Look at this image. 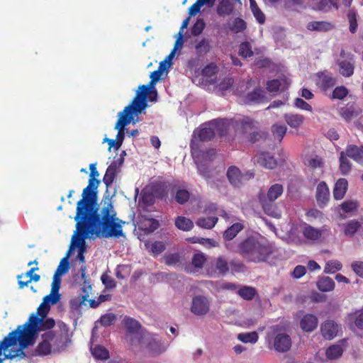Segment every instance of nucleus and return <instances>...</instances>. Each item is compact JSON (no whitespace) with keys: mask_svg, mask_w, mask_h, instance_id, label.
<instances>
[{"mask_svg":"<svg viewBox=\"0 0 363 363\" xmlns=\"http://www.w3.org/2000/svg\"><path fill=\"white\" fill-rule=\"evenodd\" d=\"M209 125L213 128L220 136L225 135L228 129L229 123L227 119H216L209 123Z\"/></svg>","mask_w":363,"mask_h":363,"instance_id":"nucleus-29","label":"nucleus"},{"mask_svg":"<svg viewBox=\"0 0 363 363\" xmlns=\"http://www.w3.org/2000/svg\"><path fill=\"white\" fill-rule=\"evenodd\" d=\"M190 147L191 155L197 166L199 173L205 179H210L211 177V171L207 164H206V162H203L201 160H199V154L198 152V143L196 140L194 139L191 140Z\"/></svg>","mask_w":363,"mask_h":363,"instance_id":"nucleus-11","label":"nucleus"},{"mask_svg":"<svg viewBox=\"0 0 363 363\" xmlns=\"http://www.w3.org/2000/svg\"><path fill=\"white\" fill-rule=\"evenodd\" d=\"M238 128L241 129L243 134L247 133L248 131H251L254 128V121L248 117L242 118L240 121L237 122Z\"/></svg>","mask_w":363,"mask_h":363,"instance_id":"nucleus-49","label":"nucleus"},{"mask_svg":"<svg viewBox=\"0 0 363 363\" xmlns=\"http://www.w3.org/2000/svg\"><path fill=\"white\" fill-rule=\"evenodd\" d=\"M217 222V217H201L196 220V223L202 228L212 229Z\"/></svg>","mask_w":363,"mask_h":363,"instance_id":"nucleus-41","label":"nucleus"},{"mask_svg":"<svg viewBox=\"0 0 363 363\" xmlns=\"http://www.w3.org/2000/svg\"><path fill=\"white\" fill-rule=\"evenodd\" d=\"M345 154L357 162L363 160V146L358 147L355 145H348L346 147Z\"/></svg>","mask_w":363,"mask_h":363,"instance_id":"nucleus-26","label":"nucleus"},{"mask_svg":"<svg viewBox=\"0 0 363 363\" xmlns=\"http://www.w3.org/2000/svg\"><path fill=\"white\" fill-rule=\"evenodd\" d=\"M195 50L198 57H203L211 50V45L208 39L202 38L195 45Z\"/></svg>","mask_w":363,"mask_h":363,"instance_id":"nucleus-36","label":"nucleus"},{"mask_svg":"<svg viewBox=\"0 0 363 363\" xmlns=\"http://www.w3.org/2000/svg\"><path fill=\"white\" fill-rule=\"evenodd\" d=\"M165 244L162 241H155L150 245V250L154 256H157L164 251Z\"/></svg>","mask_w":363,"mask_h":363,"instance_id":"nucleus-59","label":"nucleus"},{"mask_svg":"<svg viewBox=\"0 0 363 363\" xmlns=\"http://www.w3.org/2000/svg\"><path fill=\"white\" fill-rule=\"evenodd\" d=\"M277 330L278 326L274 327L272 334L268 335V347L278 352H286L291 349V339L285 333H277Z\"/></svg>","mask_w":363,"mask_h":363,"instance_id":"nucleus-8","label":"nucleus"},{"mask_svg":"<svg viewBox=\"0 0 363 363\" xmlns=\"http://www.w3.org/2000/svg\"><path fill=\"white\" fill-rule=\"evenodd\" d=\"M340 114L342 118L349 122L352 118L357 116L360 111L354 104H347L346 106L340 108Z\"/></svg>","mask_w":363,"mask_h":363,"instance_id":"nucleus-25","label":"nucleus"},{"mask_svg":"<svg viewBox=\"0 0 363 363\" xmlns=\"http://www.w3.org/2000/svg\"><path fill=\"white\" fill-rule=\"evenodd\" d=\"M333 25L328 21H312L310 22L307 28L309 30L327 32L333 28Z\"/></svg>","mask_w":363,"mask_h":363,"instance_id":"nucleus-31","label":"nucleus"},{"mask_svg":"<svg viewBox=\"0 0 363 363\" xmlns=\"http://www.w3.org/2000/svg\"><path fill=\"white\" fill-rule=\"evenodd\" d=\"M92 231L98 238H120L123 236L122 221L111 202L105 203L99 212L97 201L81 206Z\"/></svg>","mask_w":363,"mask_h":363,"instance_id":"nucleus-1","label":"nucleus"},{"mask_svg":"<svg viewBox=\"0 0 363 363\" xmlns=\"http://www.w3.org/2000/svg\"><path fill=\"white\" fill-rule=\"evenodd\" d=\"M215 136V131L213 128L209 124L208 126L206 125H201L199 130H194L192 140H196L197 143L199 144V142H206L213 139Z\"/></svg>","mask_w":363,"mask_h":363,"instance_id":"nucleus-14","label":"nucleus"},{"mask_svg":"<svg viewBox=\"0 0 363 363\" xmlns=\"http://www.w3.org/2000/svg\"><path fill=\"white\" fill-rule=\"evenodd\" d=\"M259 338L257 332H251L246 333H240L238 335V339L244 343H255L257 342Z\"/></svg>","mask_w":363,"mask_h":363,"instance_id":"nucleus-50","label":"nucleus"},{"mask_svg":"<svg viewBox=\"0 0 363 363\" xmlns=\"http://www.w3.org/2000/svg\"><path fill=\"white\" fill-rule=\"evenodd\" d=\"M238 54L243 58L251 57L254 55L252 45L248 41L242 42L239 45Z\"/></svg>","mask_w":363,"mask_h":363,"instance_id":"nucleus-46","label":"nucleus"},{"mask_svg":"<svg viewBox=\"0 0 363 363\" xmlns=\"http://www.w3.org/2000/svg\"><path fill=\"white\" fill-rule=\"evenodd\" d=\"M267 98L261 87H257L244 97V102L247 104H262L267 102Z\"/></svg>","mask_w":363,"mask_h":363,"instance_id":"nucleus-17","label":"nucleus"},{"mask_svg":"<svg viewBox=\"0 0 363 363\" xmlns=\"http://www.w3.org/2000/svg\"><path fill=\"white\" fill-rule=\"evenodd\" d=\"M187 240L191 243H200L202 245H208L212 247H215L216 245V242L210 238H199L197 237H192L188 238Z\"/></svg>","mask_w":363,"mask_h":363,"instance_id":"nucleus-60","label":"nucleus"},{"mask_svg":"<svg viewBox=\"0 0 363 363\" xmlns=\"http://www.w3.org/2000/svg\"><path fill=\"white\" fill-rule=\"evenodd\" d=\"M352 169V163L344 151L340 153V171L342 175H347Z\"/></svg>","mask_w":363,"mask_h":363,"instance_id":"nucleus-38","label":"nucleus"},{"mask_svg":"<svg viewBox=\"0 0 363 363\" xmlns=\"http://www.w3.org/2000/svg\"><path fill=\"white\" fill-rule=\"evenodd\" d=\"M42 322V318L32 313L28 320L23 325H18L16 330L10 332L8 335L11 337L16 341L17 339L15 337L16 333L21 335V344L24 347H28L32 345L35 342V337L38 332H39V328L40 323Z\"/></svg>","mask_w":363,"mask_h":363,"instance_id":"nucleus-4","label":"nucleus"},{"mask_svg":"<svg viewBox=\"0 0 363 363\" xmlns=\"http://www.w3.org/2000/svg\"><path fill=\"white\" fill-rule=\"evenodd\" d=\"M340 57L346 59L337 62L340 73L345 77H350L354 74V57L351 53H346L345 50L340 52Z\"/></svg>","mask_w":363,"mask_h":363,"instance_id":"nucleus-10","label":"nucleus"},{"mask_svg":"<svg viewBox=\"0 0 363 363\" xmlns=\"http://www.w3.org/2000/svg\"><path fill=\"white\" fill-rule=\"evenodd\" d=\"M343 349L340 345H333L330 346L325 352V355L329 359H335L342 356Z\"/></svg>","mask_w":363,"mask_h":363,"instance_id":"nucleus-42","label":"nucleus"},{"mask_svg":"<svg viewBox=\"0 0 363 363\" xmlns=\"http://www.w3.org/2000/svg\"><path fill=\"white\" fill-rule=\"evenodd\" d=\"M217 72V67L213 63L207 65L202 70L201 74L204 77H213Z\"/></svg>","mask_w":363,"mask_h":363,"instance_id":"nucleus-64","label":"nucleus"},{"mask_svg":"<svg viewBox=\"0 0 363 363\" xmlns=\"http://www.w3.org/2000/svg\"><path fill=\"white\" fill-rule=\"evenodd\" d=\"M342 264L337 260H331L326 263L324 272L326 274H334L342 269Z\"/></svg>","mask_w":363,"mask_h":363,"instance_id":"nucleus-52","label":"nucleus"},{"mask_svg":"<svg viewBox=\"0 0 363 363\" xmlns=\"http://www.w3.org/2000/svg\"><path fill=\"white\" fill-rule=\"evenodd\" d=\"M198 152L199 154V160L203 162H212L216 156V152L214 149H208L206 151L200 150V144L198 143Z\"/></svg>","mask_w":363,"mask_h":363,"instance_id":"nucleus-47","label":"nucleus"},{"mask_svg":"<svg viewBox=\"0 0 363 363\" xmlns=\"http://www.w3.org/2000/svg\"><path fill=\"white\" fill-rule=\"evenodd\" d=\"M52 350L51 344L47 341L40 342L33 351V356H46L50 354Z\"/></svg>","mask_w":363,"mask_h":363,"instance_id":"nucleus-40","label":"nucleus"},{"mask_svg":"<svg viewBox=\"0 0 363 363\" xmlns=\"http://www.w3.org/2000/svg\"><path fill=\"white\" fill-rule=\"evenodd\" d=\"M206 260V258L203 253H196L192 257L191 263L196 268H202Z\"/></svg>","mask_w":363,"mask_h":363,"instance_id":"nucleus-57","label":"nucleus"},{"mask_svg":"<svg viewBox=\"0 0 363 363\" xmlns=\"http://www.w3.org/2000/svg\"><path fill=\"white\" fill-rule=\"evenodd\" d=\"M91 351L95 359L106 360L109 358V352L104 346L96 345L91 348Z\"/></svg>","mask_w":363,"mask_h":363,"instance_id":"nucleus-43","label":"nucleus"},{"mask_svg":"<svg viewBox=\"0 0 363 363\" xmlns=\"http://www.w3.org/2000/svg\"><path fill=\"white\" fill-rule=\"evenodd\" d=\"M362 223L357 220H350L342 224V230L346 236L352 237L361 228Z\"/></svg>","mask_w":363,"mask_h":363,"instance_id":"nucleus-28","label":"nucleus"},{"mask_svg":"<svg viewBox=\"0 0 363 363\" xmlns=\"http://www.w3.org/2000/svg\"><path fill=\"white\" fill-rule=\"evenodd\" d=\"M339 325L333 320H327L320 325V333L325 340H331L337 336Z\"/></svg>","mask_w":363,"mask_h":363,"instance_id":"nucleus-15","label":"nucleus"},{"mask_svg":"<svg viewBox=\"0 0 363 363\" xmlns=\"http://www.w3.org/2000/svg\"><path fill=\"white\" fill-rule=\"evenodd\" d=\"M246 28V22L240 18H235L231 23H229V28L234 33H242Z\"/></svg>","mask_w":363,"mask_h":363,"instance_id":"nucleus-44","label":"nucleus"},{"mask_svg":"<svg viewBox=\"0 0 363 363\" xmlns=\"http://www.w3.org/2000/svg\"><path fill=\"white\" fill-rule=\"evenodd\" d=\"M349 319L353 320L358 328L363 329V311H356L354 313H350Z\"/></svg>","mask_w":363,"mask_h":363,"instance_id":"nucleus-56","label":"nucleus"},{"mask_svg":"<svg viewBox=\"0 0 363 363\" xmlns=\"http://www.w3.org/2000/svg\"><path fill=\"white\" fill-rule=\"evenodd\" d=\"M23 278V274H19L17 276L18 284L19 289H23L25 286H27L29 283L32 281L35 282L38 281L40 279V276L38 274H34L30 279H28L26 281H23L22 279Z\"/></svg>","mask_w":363,"mask_h":363,"instance_id":"nucleus-58","label":"nucleus"},{"mask_svg":"<svg viewBox=\"0 0 363 363\" xmlns=\"http://www.w3.org/2000/svg\"><path fill=\"white\" fill-rule=\"evenodd\" d=\"M284 188L280 184L272 185L267 194L261 193L258 198L261 206L268 216L274 218H279L280 213L274 202L283 194Z\"/></svg>","mask_w":363,"mask_h":363,"instance_id":"nucleus-6","label":"nucleus"},{"mask_svg":"<svg viewBox=\"0 0 363 363\" xmlns=\"http://www.w3.org/2000/svg\"><path fill=\"white\" fill-rule=\"evenodd\" d=\"M239 252L247 261L259 262L265 261L272 250L267 242L250 237L240 243Z\"/></svg>","mask_w":363,"mask_h":363,"instance_id":"nucleus-3","label":"nucleus"},{"mask_svg":"<svg viewBox=\"0 0 363 363\" xmlns=\"http://www.w3.org/2000/svg\"><path fill=\"white\" fill-rule=\"evenodd\" d=\"M340 206L344 213H350L357 209L358 203L356 201L347 200L342 202Z\"/></svg>","mask_w":363,"mask_h":363,"instance_id":"nucleus-53","label":"nucleus"},{"mask_svg":"<svg viewBox=\"0 0 363 363\" xmlns=\"http://www.w3.org/2000/svg\"><path fill=\"white\" fill-rule=\"evenodd\" d=\"M76 234L72 238V245L78 248L86 247L85 240L95 235L82 211L81 206H77L76 215Z\"/></svg>","mask_w":363,"mask_h":363,"instance_id":"nucleus-5","label":"nucleus"},{"mask_svg":"<svg viewBox=\"0 0 363 363\" xmlns=\"http://www.w3.org/2000/svg\"><path fill=\"white\" fill-rule=\"evenodd\" d=\"M116 320V316L113 313H106L100 318V323L101 325L107 327L112 325Z\"/></svg>","mask_w":363,"mask_h":363,"instance_id":"nucleus-61","label":"nucleus"},{"mask_svg":"<svg viewBox=\"0 0 363 363\" xmlns=\"http://www.w3.org/2000/svg\"><path fill=\"white\" fill-rule=\"evenodd\" d=\"M347 19L350 23V31L352 33H355L357 32L358 26L357 20V12L353 9L349 10L347 13Z\"/></svg>","mask_w":363,"mask_h":363,"instance_id":"nucleus-51","label":"nucleus"},{"mask_svg":"<svg viewBox=\"0 0 363 363\" xmlns=\"http://www.w3.org/2000/svg\"><path fill=\"white\" fill-rule=\"evenodd\" d=\"M190 194L186 189H179L176 192L175 200L179 204H184L189 199Z\"/></svg>","mask_w":363,"mask_h":363,"instance_id":"nucleus-55","label":"nucleus"},{"mask_svg":"<svg viewBox=\"0 0 363 363\" xmlns=\"http://www.w3.org/2000/svg\"><path fill=\"white\" fill-rule=\"evenodd\" d=\"M303 237L311 241L318 240L323 234V230L313 227L312 225L304 223L302 229Z\"/></svg>","mask_w":363,"mask_h":363,"instance_id":"nucleus-20","label":"nucleus"},{"mask_svg":"<svg viewBox=\"0 0 363 363\" xmlns=\"http://www.w3.org/2000/svg\"><path fill=\"white\" fill-rule=\"evenodd\" d=\"M315 197L320 206H325L330 199V191L325 182H320L316 188Z\"/></svg>","mask_w":363,"mask_h":363,"instance_id":"nucleus-18","label":"nucleus"},{"mask_svg":"<svg viewBox=\"0 0 363 363\" xmlns=\"http://www.w3.org/2000/svg\"><path fill=\"white\" fill-rule=\"evenodd\" d=\"M318 318L313 314L304 315L300 321L301 328L307 333H311L318 327Z\"/></svg>","mask_w":363,"mask_h":363,"instance_id":"nucleus-19","label":"nucleus"},{"mask_svg":"<svg viewBox=\"0 0 363 363\" xmlns=\"http://www.w3.org/2000/svg\"><path fill=\"white\" fill-rule=\"evenodd\" d=\"M175 226L183 231H189L194 228L191 220L184 216H178L174 220Z\"/></svg>","mask_w":363,"mask_h":363,"instance_id":"nucleus-37","label":"nucleus"},{"mask_svg":"<svg viewBox=\"0 0 363 363\" xmlns=\"http://www.w3.org/2000/svg\"><path fill=\"white\" fill-rule=\"evenodd\" d=\"M210 310V302L204 296H196L193 298L191 311L196 315H205Z\"/></svg>","mask_w":363,"mask_h":363,"instance_id":"nucleus-13","label":"nucleus"},{"mask_svg":"<svg viewBox=\"0 0 363 363\" xmlns=\"http://www.w3.org/2000/svg\"><path fill=\"white\" fill-rule=\"evenodd\" d=\"M257 162L263 167L269 169H274L277 165V162L274 156L266 152H261L257 155Z\"/></svg>","mask_w":363,"mask_h":363,"instance_id":"nucleus-23","label":"nucleus"},{"mask_svg":"<svg viewBox=\"0 0 363 363\" xmlns=\"http://www.w3.org/2000/svg\"><path fill=\"white\" fill-rule=\"evenodd\" d=\"M83 291L85 293L83 295H80L77 298H72L70 301V306L73 310H79L82 308V306H86V302L89 303V306L91 308H96L100 304L99 301H96L94 299H88L89 294L86 293L85 289L83 288Z\"/></svg>","mask_w":363,"mask_h":363,"instance_id":"nucleus-16","label":"nucleus"},{"mask_svg":"<svg viewBox=\"0 0 363 363\" xmlns=\"http://www.w3.org/2000/svg\"><path fill=\"white\" fill-rule=\"evenodd\" d=\"M118 166L116 162H112L106 169V173L103 178V182L108 187L112 184L113 182L116 174Z\"/></svg>","mask_w":363,"mask_h":363,"instance_id":"nucleus-30","label":"nucleus"},{"mask_svg":"<svg viewBox=\"0 0 363 363\" xmlns=\"http://www.w3.org/2000/svg\"><path fill=\"white\" fill-rule=\"evenodd\" d=\"M227 177L229 182L235 187H239L242 184L243 175L235 166H231L228 168Z\"/></svg>","mask_w":363,"mask_h":363,"instance_id":"nucleus-21","label":"nucleus"},{"mask_svg":"<svg viewBox=\"0 0 363 363\" xmlns=\"http://www.w3.org/2000/svg\"><path fill=\"white\" fill-rule=\"evenodd\" d=\"M238 294L244 300L251 301L257 294V292L252 286H243L238 291Z\"/></svg>","mask_w":363,"mask_h":363,"instance_id":"nucleus-39","label":"nucleus"},{"mask_svg":"<svg viewBox=\"0 0 363 363\" xmlns=\"http://www.w3.org/2000/svg\"><path fill=\"white\" fill-rule=\"evenodd\" d=\"M229 271V264L225 257L219 256L206 266V273L211 277H219Z\"/></svg>","mask_w":363,"mask_h":363,"instance_id":"nucleus-9","label":"nucleus"},{"mask_svg":"<svg viewBox=\"0 0 363 363\" xmlns=\"http://www.w3.org/2000/svg\"><path fill=\"white\" fill-rule=\"evenodd\" d=\"M234 9L233 5L228 0H222L217 6V13L220 16H230Z\"/></svg>","mask_w":363,"mask_h":363,"instance_id":"nucleus-35","label":"nucleus"},{"mask_svg":"<svg viewBox=\"0 0 363 363\" xmlns=\"http://www.w3.org/2000/svg\"><path fill=\"white\" fill-rule=\"evenodd\" d=\"M336 78L328 71L316 74L315 84L324 93L332 89L336 84Z\"/></svg>","mask_w":363,"mask_h":363,"instance_id":"nucleus-12","label":"nucleus"},{"mask_svg":"<svg viewBox=\"0 0 363 363\" xmlns=\"http://www.w3.org/2000/svg\"><path fill=\"white\" fill-rule=\"evenodd\" d=\"M148 89L146 86H139L132 102L125 106L123 111L118 113V119L115 125V129L118 130L116 139L121 144H123L125 138V127L131 123L134 116L142 113L147 107L146 95Z\"/></svg>","mask_w":363,"mask_h":363,"instance_id":"nucleus-2","label":"nucleus"},{"mask_svg":"<svg viewBox=\"0 0 363 363\" xmlns=\"http://www.w3.org/2000/svg\"><path fill=\"white\" fill-rule=\"evenodd\" d=\"M147 350L152 356H158L164 352L167 347L157 337H152L147 344Z\"/></svg>","mask_w":363,"mask_h":363,"instance_id":"nucleus-24","label":"nucleus"},{"mask_svg":"<svg viewBox=\"0 0 363 363\" xmlns=\"http://www.w3.org/2000/svg\"><path fill=\"white\" fill-rule=\"evenodd\" d=\"M348 187L347 180L340 178L337 180L334 185L333 194L335 200H341L344 198Z\"/></svg>","mask_w":363,"mask_h":363,"instance_id":"nucleus-22","label":"nucleus"},{"mask_svg":"<svg viewBox=\"0 0 363 363\" xmlns=\"http://www.w3.org/2000/svg\"><path fill=\"white\" fill-rule=\"evenodd\" d=\"M318 289L323 292L331 291L335 288V282L332 278L329 277H323L317 281Z\"/></svg>","mask_w":363,"mask_h":363,"instance_id":"nucleus-34","label":"nucleus"},{"mask_svg":"<svg viewBox=\"0 0 363 363\" xmlns=\"http://www.w3.org/2000/svg\"><path fill=\"white\" fill-rule=\"evenodd\" d=\"M244 228V225L240 223H235L228 228L223 233V238L225 240H232Z\"/></svg>","mask_w":363,"mask_h":363,"instance_id":"nucleus-32","label":"nucleus"},{"mask_svg":"<svg viewBox=\"0 0 363 363\" xmlns=\"http://www.w3.org/2000/svg\"><path fill=\"white\" fill-rule=\"evenodd\" d=\"M205 28V23L203 19H198L191 28V33L194 36L199 35Z\"/></svg>","mask_w":363,"mask_h":363,"instance_id":"nucleus-63","label":"nucleus"},{"mask_svg":"<svg viewBox=\"0 0 363 363\" xmlns=\"http://www.w3.org/2000/svg\"><path fill=\"white\" fill-rule=\"evenodd\" d=\"M55 325V321L52 318H48L46 319L42 318V322L39 328L40 331H45L53 328Z\"/></svg>","mask_w":363,"mask_h":363,"instance_id":"nucleus-62","label":"nucleus"},{"mask_svg":"<svg viewBox=\"0 0 363 363\" xmlns=\"http://www.w3.org/2000/svg\"><path fill=\"white\" fill-rule=\"evenodd\" d=\"M123 325L129 334H138L141 328L140 323L130 317H125L123 320Z\"/></svg>","mask_w":363,"mask_h":363,"instance_id":"nucleus-33","label":"nucleus"},{"mask_svg":"<svg viewBox=\"0 0 363 363\" xmlns=\"http://www.w3.org/2000/svg\"><path fill=\"white\" fill-rule=\"evenodd\" d=\"M348 94V89L344 86H339L334 89L331 98L335 99H343Z\"/></svg>","mask_w":363,"mask_h":363,"instance_id":"nucleus-54","label":"nucleus"},{"mask_svg":"<svg viewBox=\"0 0 363 363\" xmlns=\"http://www.w3.org/2000/svg\"><path fill=\"white\" fill-rule=\"evenodd\" d=\"M90 175L89 184L83 189L82 199L78 201L77 206H83L92 202L97 201V188L100 184V180L96 177L99 173L96 169V164L92 163L89 165Z\"/></svg>","mask_w":363,"mask_h":363,"instance_id":"nucleus-7","label":"nucleus"},{"mask_svg":"<svg viewBox=\"0 0 363 363\" xmlns=\"http://www.w3.org/2000/svg\"><path fill=\"white\" fill-rule=\"evenodd\" d=\"M287 128L284 125L274 124L271 128V131L275 140L281 142L286 135Z\"/></svg>","mask_w":363,"mask_h":363,"instance_id":"nucleus-45","label":"nucleus"},{"mask_svg":"<svg viewBox=\"0 0 363 363\" xmlns=\"http://www.w3.org/2000/svg\"><path fill=\"white\" fill-rule=\"evenodd\" d=\"M286 123L292 128H299L304 122L305 118L298 113H286L284 116Z\"/></svg>","mask_w":363,"mask_h":363,"instance_id":"nucleus-27","label":"nucleus"},{"mask_svg":"<svg viewBox=\"0 0 363 363\" xmlns=\"http://www.w3.org/2000/svg\"><path fill=\"white\" fill-rule=\"evenodd\" d=\"M16 336L17 337H15L17 340H16V345L17 344V342H18L19 344V348L16 351L15 354H5V358H7V359H13L16 357H21V359H25L26 357V352L23 351V350L25 348H26L27 347H24L21 344V335H19L18 333H16Z\"/></svg>","mask_w":363,"mask_h":363,"instance_id":"nucleus-48","label":"nucleus"}]
</instances>
